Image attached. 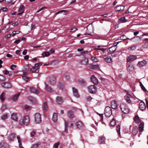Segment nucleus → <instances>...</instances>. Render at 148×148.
<instances>
[{"mask_svg":"<svg viewBox=\"0 0 148 148\" xmlns=\"http://www.w3.org/2000/svg\"><path fill=\"white\" fill-rule=\"evenodd\" d=\"M29 118L28 116H26L21 119L19 121L21 125H28L29 123Z\"/></svg>","mask_w":148,"mask_h":148,"instance_id":"nucleus-1","label":"nucleus"},{"mask_svg":"<svg viewBox=\"0 0 148 148\" xmlns=\"http://www.w3.org/2000/svg\"><path fill=\"white\" fill-rule=\"evenodd\" d=\"M120 107L122 111L125 114L128 113L130 111V110L125 103H122L120 105Z\"/></svg>","mask_w":148,"mask_h":148,"instance_id":"nucleus-2","label":"nucleus"},{"mask_svg":"<svg viewBox=\"0 0 148 148\" xmlns=\"http://www.w3.org/2000/svg\"><path fill=\"white\" fill-rule=\"evenodd\" d=\"M104 113L106 116H110L112 114V110L111 107L108 106L106 107L105 109Z\"/></svg>","mask_w":148,"mask_h":148,"instance_id":"nucleus-3","label":"nucleus"},{"mask_svg":"<svg viewBox=\"0 0 148 148\" xmlns=\"http://www.w3.org/2000/svg\"><path fill=\"white\" fill-rule=\"evenodd\" d=\"M88 91L91 94L96 93L97 88L94 85H91L88 87Z\"/></svg>","mask_w":148,"mask_h":148,"instance_id":"nucleus-4","label":"nucleus"},{"mask_svg":"<svg viewBox=\"0 0 148 148\" xmlns=\"http://www.w3.org/2000/svg\"><path fill=\"white\" fill-rule=\"evenodd\" d=\"M41 116L39 113H36L34 115L35 122L37 123H41Z\"/></svg>","mask_w":148,"mask_h":148,"instance_id":"nucleus-5","label":"nucleus"},{"mask_svg":"<svg viewBox=\"0 0 148 148\" xmlns=\"http://www.w3.org/2000/svg\"><path fill=\"white\" fill-rule=\"evenodd\" d=\"M65 131L66 132L67 131L68 127H71L73 125V123L70 121H65Z\"/></svg>","mask_w":148,"mask_h":148,"instance_id":"nucleus-6","label":"nucleus"},{"mask_svg":"<svg viewBox=\"0 0 148 148\" xmlns=\"http://www.w3.org/2000/svg\"><path fill=\"white\" fill-rule=\"evenodd\" d=\"M76 126L77 128L79 129H82L84 127L83 124L80 121H78L76 123Z\"/></svg>","mask_w":148,"mask_h":148,"instance_id":"nucleus-7","label":"nucleus"},{"mask_svg":"<svg viewBox=\"0 0 148 148\" xmlns=\"http://www.w3.org/2000/svg\"><path fill=\"white\" fill-rule=\"evenodd\" d=\"M137 58L136 56L131 55L128 56L127 60L128 62H132Z\"/></svg>","mask_w":148,"mask_h":148,"instance_id":"nucleus-8","label":"nucleus"},{"mask_svg":"<svg viewBox=\"0 0 148 148\" xmlns=\"http://www.w3.org/2000/svg\"><path fill=\"white\" fill-rule=\"evenodd\" d=\"M103 58L106 62L107 63H111L112 62V59L110 57L104 55Z\"/></svg>","mask_w":148,"mask_h":148,"instance_id":"nucleus-9","label":"nucleus"},{"mask_svg":"<svg viewBox=\"0 0 148 148\" xmlns=\"http://www.w3.org/2000/svg\"><path fill=\"white\" fill-rule=\"evenodd\" d=\"M125 7L122 5H119L115 7L114 9L116 11H123L124 10Z\"/></svg>","mask_w":148,"mask_h":148,"instance_id":"nucleus-10","label":"nucleus"},{"mask_svg":"<svg viewBox=\"0 0 148 148\" xmlns=\"http://www.w3.org/2000/svg\"><path fill=\"white\" fill-rule=\"evenodd\" d=\"M140 102L139 103V109L142 110H145L146 108V106L144 103L142 101L139 100Z\"/></svg>","mask_w":148,"mask_h":148,"instance_id":"nucleus-11","label":"nucleus"},{"mask_svg":"<svg viewBox=\"0 0 148 148\" xmlns=\"http://www.w3.org/2000/svg\"><path fill=\"white\" fill-rule=\"evenodd\" d=\"M16 135L14 133H11L8 136V139L10 141H13L16 138Z\"/></svg>","mask_w":148,"mask_h":148,"instance_id":"nucleus-12","label":"nucleus"},{"mask_svg":"<svg viewBox=\"0 0 148 148\" xmlns=\"http://www.w3.org/2000/svg\"><path fill=\"white\" fill-rule=\"evenodd\" d=\"M111 106L112 109H116L117 107V104L115 100L112 101L111 102Z\"/></svg>","mask_w":148,"mask_h":148,"instance_id":"nucleus-13","label":"nucleus"},{"mask_svg":"<svg viewBox=\"0 0 148 148\" xmlns=\"http://www.w3.org/2000/svg\"><path fill=\"white\" fill-rule=\"evenodd\" d=\"M107 50L108 53L111 54L115 52L116 50V47H111Z\"/></svg>","mask_w":148,"mask_h":148,"instance_id":"nucleus-14","label":"nucleus"},{"mask_svg":"<svg viewBox=\"0 0 148 148\" xmlns=\"http://www.w3.org/2000/svg\"><path fill=\"white\" fill-rule=\"evenodd\" d=\"M1 86L3 87L6 88H10L11 87V84L9 83L4 82L2 84Z\"/></svg>","mask_w":148,"mask_h":148,"instance_id":"nucleus-15","label":"nucleus"},{"mask_svg":"<svg viewBox=\"0 0 148 148\" xmlns=\"http://www.w3.org/2000/svg\"><path fill=\"white\" fill-rule=\"evenodd\" d=\"M91 80L92 82L95 84L96 85L98 84V80L94 75H92L91 76Z\"/></svg>","mask_w":148,"mask_h":148,"instance_id":"nucleus-16","label":"nucleus"},{"mask_svg":"<svg viewBox=\"0 0 148 148\" xmlns=\"http://www.w3.org/2000/svg\"><path fill=\"white\" fill-rule=\"evenodd\" d=\"M72 90L74 96L76 97H79V95L78 93L77 89L73 87L72 88Z\"/></svg>","mask_w":148,"mask_h":148,"instance_id":"nucleus-17","label":"nucleus"},{"mask_svg":"<svg viewBox=\"0 0 148 148\" xmlns=\"http://www.w3.org/2000/svg\"><path fill=\"white\" fill-rule=\"evenodd\" d=\"M28 99L32 103H36L37 102V101L36 99L33 97L30 96L28 98Z\"/></svg>","mask_w":148,"mask_h":148,"instance_id":"nucleus-18","label":"nucleus"},{"mask_svg":"<svg viewBox=\"0 0 148 148\" xmlns=\"http://www.w3.org/2000/svg\"><path fill=\"white\" fill-rule=\"evenodd\" d=\"M131 96V95L128 93H127L125 96V100L128 103H130L131 101L130 99V97Z\"/></svg>","mask_w":148,"mask_h":148,"instance_id":"nucleus-19","label":"nucleus"},{"mask_svg":"<svg viewBox=\"0 0 148 148\" xmlns=\"http://www.w3.org/2000/svg\"><path fill=\"white\" fill-rule=\"evenodd\" d=\"M138 127L137 126H134L133 129L132 131V134L134 135H136L138 133Z\"/></svg>","mask_w":148,"mask_h":148,"instance_id":"nucleus-20","label":"nucleus"},{"mask_svg":"<svg viewBox=\"0 0 148 148\" xmlns=\"http://www.w3.org/2000/svg\"><path fill=\"white\" fill-rule=\"evenodd\" d=\"M58 119V115L56 113H54L52 118V121L54 122H57Z\"/></svg>","mask_w":148,"mask_h":148,"instance_id":"nucleus-21","label":"nucleus"},{"mask_svg":"<svg viewBox=\"0 0 148 148\" xmlns=\"http://www.w3.org/2000/svg\"><path fill=\"white\" fill-rule=\"evenodd\" d=\"M144 123L143 122H141L139 124V132H142L144 130Z\"/></svg>","mask_w":148,"mask_h":148,"instance_id":"nucleus-22","label":"nucleus"},{"mask_svg":"<svg viewBox=\"0 0 148 148\" xmlns=\"http://www.w3.org/2000/svg\"><path fill=\"white\" fill-rule=\"evenodd\" d=\"M56 100L57 103L59 104L62 103L63 101V100L62 98L59 96L57 97L56 98Z\"/></svg>","mask_w":148,"mask_h":148,"instance_id":"nucleus-23","label":"nucleus"},{"mask_svg":"<svg viewBox=\"0 0 148 148\" xmlns=\"http://www.w3.org/2000/svg\"><path fill=\"white\" fill-rule=\"evenodd\" d=\"M134 122L133 124H134V123L138 124L139 123V116L137 114L134 118Z\"/></svg>","mask_w":148,"mask_h":148,"instance_id":"nucleus-24","label":"nucleus"},{"mask_svg":"<svg viewBox=\"0 0 148 148\" xmlns=\"http://www.w3.org/2000/svg\"><path fill=\"white\" fill-rule=\"evenodd\" d=\"M105 138L103 136H101L99 138V143L100 144H103L104 143Z\"/></svg>","mask_w":148,"mask_h":148,"instance_id":"nucleus-25","label":"nucleus"},{"mask_svg":"<svg viewBox=\"0 0 148 148\" xmlns=\"http://www.w3.org/2000/svg\"><path fill=\"white\" fill-rule=\"evenodd\" d=\"M30 90L31 92L33 93L37 94L39 92L37 89H36L34 88H30Z\"/></svg>","mask_w":148,"mask_h":148,"instance_id":"nucleus-26","label":"nucleus"},{"mask_svg":"<svg viewBox=\"0 0 148 148\" xmlns=\"http://www.w3.org/2000/svg\"><path fill=\"white\" fill-rule=\"evenodd\" d=\"M147 62L144 60L141 61H139V66H144L147 64Z\"/></svg>","mask_w":148,"mask_h":148,"instance_id":"nucleus-27","label":"nucleus"},{"mask_svg":"<svg viewBox=\"0 0 148 148\" xmlns=\"http://www.w3.org/2000/svg\"><path fill=\"white\" fill-rule=\"evenodd\" d=\"M12 119L15 121H17L18 119L17 114L16 113H13L12 115Z\"/></svg>","mask_w":148,"mask_h":148,"instance_id":"nucleus-28","label":"nucleus"},{"mask_svg":"<svg viewBox=\"0 0 148 148\" xmlns=\"http://www.w3.org/2000/svg\"><path fill=\"white\" fill-rule=\"evenodd\" d=\"M19 95V93H18L12 96L11 98L14 101H16L17 100Z\"/></svg>","mask_w":148,"mask_h":148,"instance_id":"nucleus-29","label":"nucleus"},{"mask_svg":"<svg viewBox=\"0 0 148 148\" xmlns=\"http://www.w3.org/2000/svg\"><path fill=\"white\" fill-rule=\"evenodd\" d=\"M136 48V46L133 45L131 47H129L127 48V50L129 51H133Z\"/></svg>","mask_w":148,"mask_h":148,"instance_id":"nucleus-30","label":"nucleus"},{"mask_svg":"<svg viewBox=\"0 0 148 148\" xmlns=\"http://www.w3.org/2000/svg\"><path fill=\"white\" fill-rule=\"evenodd\" d=\"M39 67L36 69H33V66H32V68L31 69L30 71H31L33 73H38L39 72L38 69Z\"/></svg>","mask_w":148,"mask_h":148,"instance_id":"nucleus-31","label":"nucleus"},{"mask_svg":"<svg viewBox=\"0 0 148 148\" xmlns=\"http://www.w3.org/2000/svg\"><path fill=\"white\" fill-rule=\"evenodd\" d=\"M88 60L86 59H84L80 61V63L82 65H86L88 64Z\"/></svg>","mask_w":148,"mask_h":148,"instance_id":"nucleus-32","label":"nucleus"},{"mask_svg":"<svg viewBox=\"0 0 148 148\" xmlns=\"http://www.w3.org/2000/svg\"><path fill=\"white\" fill-rule=\"evenodd\" d=\"M43 107L44 110L47 111L48 109V106L47 103L45 102L43 103Z\"/></svg>","mask_w":148,"mask_h":148,"instance_id":"nucleus-33","label":"nucleus"},{"mask_svg":"<svg viewBox=\"0 0 148 148\" xmlns=\"http://www.w3.org/2000/svg\"><path fill=\"white\" fill-rule=\"evenodd\" d=\"M139 84H140V86L141 87V88L143 90V91L146 92L147 91V90L145 88V87L143 85L142 83L139 81Z\"/></svg>","mask_w":148,"mask_h":148,"instance_id":"nucleus-34","label":"nucleus"},{"mask_svg":"<svg viewBox=\"0 0 148 148\" xmlns=\"http://www.w3.org/2000/svg\"><path fill=\"white\" fill-rule=\"evenodd\" d=\"M68 114L70 118H72L74 117L73 113L71 110H69L68 111Z\"/></svg>","mask_w":148,"mask_h":148,"instance_id":"nucleus-35","label":"nucleus"},{"mask_svg":"<svg viewBox=\"0 0 148 148\" xmlns=\"http://www.w3.org/2000/svg\"><path fill=\"white\" fill-rule=\"evenodd\" d=\"M79 84L82 85H84L86 84V82L83 79H80L78 80Z\"/></svg>","mask_w":148,"mask_h":148,"instance_id":"nucleus-36","label":"nucleus"},{"mask_svg":"<svg viewBox=\"0 0 148 148\" xmlns=\"http://www.w3.org/2000/svg\"><path fill=\"white\" fill-rule=\"evenodd\" d=\"M8 117V114H4L1 116V119L5 120L7 119Z\"/></svg>","mask_w":148,"mask_h":148,"instance_id":"nucleus-37","label":"nucleus"},{"mask_svg":"<svg viewBox=\"0 0 148 148\" xmlns=\"http://www.w3.org/2000/svg\"><path fill=\"white\" fill-rule=\"evenodd\" d=\"M17 138L18 139V142L19 143V147L20 148H22V146L21 143V138L18 136H17Z\"/></svg>","mask_w":148,"mask_h":148,"instance_id":"nucleus-38","label":"nucleus"},{"mask_svg":"<svg viewBox=\"0 0 148 148\" xmlns=\"http://www.w3.org/2000/svg\"><path fill=\"white\" fill-rule=\"evenodd\" d=\"M116 122L113 118L110 121V125L112 126H113L115 125Z\"/></svg>","mask_w":148,"mask_h":148,"instance_id":"nucleus-39","label":"nucleus"},{"mask_svg":"<svg viewBox=\"0 0 148 148\" xmlns=\"http://www.w3.org/2000/svg\"><path fill=\"white\" fill-rule=\"evenodd\" d=\"M58 87L59 88L62 89L64 88V85L63 83H59L58 84Z\"/></svg>","mask_w":148,"mask_h":148,"instance_id":"nucleus-40","label":"nucleus"},{"mask_svg":"<svg viewBox=\"0 0 148 148\" xmlns=\"http://www.w3.org/2000/svg\"><path fill=\"white\" fill-rule=\"evenodd\" d=\"M91 60L94 62H97L98 61V58L97 57L92 56L91 57Z\"/></svg>","mask_w":148,"mask_h":148,"instance_id":"nucleus-41","label":"nucleus"},{"mask_svg":"<svg viewBox=\"0 0 148 148\" xmlns=\"http://www.w3.org/2000/svg\"><path fill=\"white\" fill-rule=\"evenodd\" d=\"M5 94L4 92H3L1 95L0 99L2 101L4 100L5 99Z\"/></svg>","mask_w":148,"mask_h":148,"instance_id":"nucleus-42","label":"nucleus"},{"mask_svg":"<svg viewBox=\"0 0 148 148\" xmlns=\"http://www.w3.org/2000/svg\"><path fill=\"white\" fill-rule=\"evenodd\" d=\"M40 145V144L39 142L34 144L32 145L31 148H37Z\"/></svg>","mask_w":148,"mask_h":148,"instance_id":"nucleus-43","label":"nucleus"},{"mask_svg":"<svg viewBox=\"0 0 148 148\" xmlns=\"http://www.w3.org/2000/svg\"><path fill=\"white\" fill-rule=\"evenodd\" d=\"M116 131L117 133L119 135H120V130L121 129L120 126L119 125H118L116 126Z\"/></svg>","mask_w":148,"mask_h":148,"instance_id":"nucleus-44","label":"nucleus"},{"mask_svg":"<svg viewBox=\"0 0 148 148\" xmlns=\"http://www.w3.org/2000/svg\"><path fill=\"white\" fill-rule=\"evenodd\" d=\"M46 89L48 91L50 92H52V88L50 86H49L48 85H46Z\"/></svg>","mask_w":148,"mask_h":148,"instance_id":"nucleus-45","label":"nucleus"},{"mask_svg":"<svg viewBox=\"0 0 148 148\" xmlns=\"http://www.w3.org/2000/svg\"><path fill=\"white\" fill-rule=\"evenodd\" d=\"M25 8V6L23 5H21L20 6V7L19 9V10L18 11L19 12H22L23 11V10Z\"/></svg>","mask_w":148,"mask_h":148,"instance_id":"nucleus-46","label":"nucleus"},{"mask_svg":"<svg viewBox=\"0 0 148 148\" xmlns=\"http://www.w3.org/2000/svg\"><path fill=\"white\" fill-rule=\"evenodd\" d=\"M120 39L123 40H125L126 39L129 40V39L127 38L124 35H123L121 36L120 37Z\"/></svg>","mask_w":148,"mask_h":148,"instance_id":"nucleus-47","label":"nucleus"},{"mask_svg":"<svg viewBox=\"0 0 148 148\" xmlns=\"http://www.w3.org/2000/svg\"><path fill=\"white\" fill-rule=\"evenodd\" d=\"M128 70L132 71L134 70V68L132 65H130L127 68Z\"/></svg>","mask_w":148,"mask_h":148,"instance_id":"nucleus-48","label":"nucleus"},{"mask_svg":"<svg viewBox=\"0 0 148 148\" xmlns=\"http://www.w3.org/2000/svg\"><path fill=\"white\" fill-rule=\"evenodd\" d=\"M55 79L53 77H51L50 79V82L52 84H54L55 83Z\"/></svg>","mask_w":148,"mask_h":148,"instance_id":"nucleus-49","label":"nucleus"},{"mask_svg":"<svg viewBox=\"0 0 148 148\" xmlns=\"http://www.w3.org/2000/svg\"><path fill=\"white\" fill-rule=\"evenodd\" d=\"M5 79H6L4 76L0 75V80L4 81L5 80Z\"/></svg>","mask_w":148,"mask_h":148,"instance_id":"nucleus-50","label":"nucleus"},{"mask_svg":"<svg viewBox=\"0 0 148 148\" xmlns=\"http://www.w3.org/2000/svg\"><path fill=\"white\" fill-rule=\"evenodd\" d=\"M13 0H5V3L6 4H8L13 1Z\"/></svg>","mask_w":148,"mask_h":148,"instance_id":"nucleus-51","label":"nucleus"},{"mask_svg":"<svg viewBox=\"0 0 148 148\" xmlns=\"http://www.w3.org/2000/svg\"><path fill=\"white\" fill-rule=\"evenodd\" d=\"M1 148H8V147L7 145L4 144H1L0 145Z\"/></svg>","mask_w":148,"mask_h":148,"instance_id":"nucleus-52","label":"nucleus"},{"mask_svg":"<svg viewBox=\"0 0 148 148\" xmlns=\"http://www.w3.org/2000/svg\"><path fill=\"white\" fill-rule=\"evenodd\" d=\"M125 17H121L119 19V20L121 21H122L123 22H125L126 21V20H125Z\"/></svg>","mask_w":148,"mask_h":148,"instance_id":"nucleus-53","label":"nucleus"},{"mask_svg":"<svg viewBox=\"0 0 148 148\" xmlns=\"http://www.w3.org/2000/svg\"><path fill=\"white\" fill-rule=\"evenodd\" d=\"M29 64H26L24 66V70L27 71L29 69Z\"/></svg>","mask_w":148,"mask_h":148,"instance_id":"nucleus-54","label":"nucleus"},{"mask_svg":"<svg viewBox=\"0 0 148 148\" xmlns=\"http://www.w3.org/2000/svg\"><path fill=\"white\" fill-rule=\"evenodd\" d=\"M98 68V65H92L91 68L93 69H97Z\"/></svg>","mask_w":148,"mask_h":148,"instance_id":"nucleus-55","label":"nucleus"},{"mask_svg":"<svg viewBox=\"0 0 148 148\" xmlns=\"http://www.w3.org/2000/svg\"><path fill=\"white\" fill-rule=\"evenodd\" d=\"M60 143L59 142L55 143L54 145V147L55 148H58V146L59 145Z\"/></svg>","mask_w":148,"mask_h":148,"instance_id":"nucleus-56","label":"nucleus"},{"mask_svg":"<svg viewBox=\"0 0 148 148\" xmlns=\"http://www.w3.org/2000/svg\"><path fill=\"white\" fill-rule=\"evenodd\" d=\"M7 106L6 105L4 104L2 106L1 109L2 110H4L5 109H6L7 108Z\"/></svg>","mask_w":148,"mask_h":148,"instance_id":"nucleus-57","label":"nucleus"},{"mask_svg":"<svg viewBox=\"0 0 148 148\" xmlns=\"http://www.w3.org/2000/svg\"><path fill=\"white\" fill-rule=\"evenodd\" d=\"M16 66L14 64H12L10 66V68L12 70H14L15 68H16Z\"/></svg>","mask_w":148,"mask_h":148,"instance_id":"nucleus-58","label":"nucleus"},{"mask_svg":"<svg viewBox=\"0 0 148 148\" xmlns=\"http://www.w3.org/2000/svg\"><path fill=\"white\" fill-rule=\"evenodd\" d=\"M77 30V29L76 28H72V29H71L70 32H74L75 31H76Z\"/></svg>","mask_w":148,"mask_h":148,"instance_id":"nucleus-59","label":"nucleus"},{"mask_svg":"<svg viewBox=\"0 0 148 148\" xmlns=\"http://www.w3.org/2000/svg\"><path fill=\"white\" fill-rule=\"evenodd\" d=\"M22 78L23 80L25 81H27L29 79L28 77H27L25 76H22Z\"/></svg>","mask_w":148,"mask_h":148,"instance_id":"nucleus-60","label":"nucleus"},{"mask_svg":"<svg viewBox=\"0 0 148 148\" xmlns=\"http://www.w3.org/2000/svg\"><path fill=\"white\" fill-rule=\"evenodd\" d=\"M92 99V97L90 96H88L86 97V99L88 101H90Z\"/></svg>","mask_w":148,"mask_h":148,"instance_id":"nucleus-61","label":"nucleus"},{"mask_svg":"<svg viewBox=\"0 0 148 148\" xmlns=\"http://www.w3.org/2000/svg\"><path fill=\"white\" fill-rule=\"evenodd\" d=\"M35 134V132L34 131H32L30 133V135L32 137L34 136Z\"/></svg>","mask_w":148,"mask_h":148,"instance_id":"nucleus-62","label":"nucleus"},{"mask_svg":"<svg viewBox=\"0 0 148 148\" xmlns=\"http://www.w3.org/2000/svg\"><path fill=\"white\" fill-rule=\"evenodd\" d=\"M107 50V49H104L103 48H100V50H101L103 53H104L105 51Z\"/></svg>","mask_w":148,"mask_h":148,"instance_id":"nucleus-63","label":"nucleus"},{"mask_svg":"<svg viewBox=\"0 0 148 148\" xmlns=\"http://www.w3.org/2000/svg\"><path fill=\"white\" fill-rule=\"evenodd\" d=\"M21 42V40L20 39H18L15 41L14 42L16 44H18Z\"/></svg>","mask_w":148,"mask_h":148,"instance_id":"nucleus-64","label":"nucleus"}]
</instances>
